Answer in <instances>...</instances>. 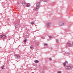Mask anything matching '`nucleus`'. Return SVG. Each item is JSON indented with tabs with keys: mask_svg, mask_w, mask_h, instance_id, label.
Listing matches in <instances>:
<instances>
[{
	"mask_svg": "<svg viewBox=\"0 0 73 73\" xmlns=\"http://www.w3.org/2000/svg\"><path fill=\"white\" fill-rule=\"evenodd\" d=\"M59 25L60 26H63V25H65L66 23H63L62 22H61L59 23Z\"/></svg>",
	"mask_w": 73,
	"mask_h": 73,
	"instance_id": "nucleus-1",
	"label": "nucleus"
},
{
	"mask_svg": "<svg viewBox=\"0 0 73 73\" xmlns=\"http://www.w3.org/2000/svg\"><path fill=\"white\" fill-rule=\"evenodd\" d=\"M49 37L50 38V40H52V38H53L52 36H50Z\"/></svg>",
	"mask_w": 73,
	"mask_h": 73,
	"instance_id": "nucleus-13",
	"label": "nucleus"
},
{
	"mask_svg": "<svg viewBox=\"0 0 73 73\" xmlns=\"http://www.w3.org/2000/svg\"><path fill=\"white\" fill-rule=\"evenodd\" d=\"M22 3L23 6H26V3L23 2Z\"/></svg>",
	"mask_w": 73,
	"mask_h": 73,
	"instance_id": "nucleus-7",
	"label": "nucleus"
},
{
	"mask_svg": "<svg viewBox=\"0 0 73 73\" xmlns=\"http://www.w3.org/2000/svg\"><path fill=\"white\" fill-rule=\"evenodd\" d=\"M50 25V23H48L47 24V27H49Z\"/></svg>",
	"mask_w": 73,
	"mask_h": 73,
	"instance_id": "nucleus-9",
	"label": "nucleus"
},
{
	"mask_svg": "<svg viewBox=\"0 0 73 73\" xmlns=\"http://www.w3.org/2000/svg\"><path fill=\"white\" fill-rule=\"evenodd\" d=\"M67 64H68V61L66 60L65 62Z\"/></svg>",
	"mask_w": 73,
	"mask_h": 73,
	"instance_id": "nucleus-20",
	"label": "nucleus"
},
{
	"mask_svg": "<svg viewBox=\"0 0 73 73\" xmlns=\"http://www.w3.org/2000/svg\"><path fill=\"white\" fill-rule=\"evenodd\" d=\"M40 2H38V3H37L36 4V6L37 7H40Z\"/></svg>",
	"mask_w": 73,
	"mask_h": 73,
	"instance_id": "nucleus-4",
	"label": "nucleus"
},
{
	"mask_svg": "<svg viewBox=\"0 0 73 73\" xmlns=\"http://www.w3.org/2000/svg\"><path fill=\"white\" fill-rule=\"evenodd\" d=\"M14 25H16V24H14Z\"/></svg>",
	"mask_w": 73,
	"mask_h": 73,
	"instance_id": "nucleus-27",
	"label": "nucleus"
},
{
	"mask_svg": "<svg viewBox=\"0 0 73 73\" xmlns=\"http://www.w3.org/2000/svg\"><path fill=\"white\" fill-rule=\"evenodd\" d=\"M31 73H35L34 72H32Z\"/></svg>",
	"mask_w": 73,
	"mask_h": 73,
	"instance_id": "nucleus-26",
	"label": "nucleus"
},
{
	"mask_svg": "<svg viewBox=\"0 0 73 73\" xmlns=\"http://www.w3.org/2000/svg\"><path fill=\"white\" fill-rule=\"evenodd\" d=\"M42 1H43V0H42Z\"/></svg>",
	"mask_w": 73,
	"mask_h": 73,
	"instance_id": "nucleus-29",
	"label": "nucleus"
},
{
	"mask_svg": "<svg viewBox=\"0 0 73 73\" xmlns=\"http://www.w3.org/2000/svg\"><path fill=\"white\" fill-rule=\"evenodd\" d=\"M35 63H38V62H39V61L38 60H36L35 61Z\"/></svg>",
	"mask_w": 73,
	"mask_h": 73,
	"instance_id": "nucleus-10",
	"label": "nucleus"
},
{
	"mask_svg": "<svg viewBox=\"0 0 73 73\" xmlns=\"http://www.w3.org/2000/svg\"><path fill=\"white\" fill-rule=\"evenodd\" d=\"M30 5H31L29 4V3H28L27 4V7H29Z\"/></svg>",
	"mask_w": 73,
	"mask_h": 73,
	"instance_id": "nucleus-8",
	"label": "nucleus"
},
{
	"mask_svg": "<svg viewBox=\"0 0 73 73\" xmlns=\"http://www.w3.org/2000/svg\"><path fill=\"white\" fill-rule=\"evenodd\" d=\"M42 38V39H45V37H44V36H42L41 37Z\"/></svg>",
	"mask_w": 73,
	"mask_h": 73,
	"instance_id": "nucleus-17",
	"label": "nucleus"
},
{
	"mask_svg": "<svg viewBox=\"0 0 73 73\" xmlns=\"http://www.w3.org/2000/svg\"><path fill=\"white\" fill-rule=\"evenodd\" d=\"M1 69H4V66H2V67H1Z\"/></svg>",
	"mask_w": 73,
	"mask_h": 73,
	"instance_id": "nucleus-21",
	"label": "nucleus"
},
{
	"mask_svg": "<svg viewBox=\"0 0 73 73\" xmlns=\"http://www.w3.org/2000/svg\"><path fill=\"white\" fill-rule=\"evenodd\" d=\"M56 41L57 42V44H58V43H59V42H58V39H56Z\"/></svg>",
	"mask_w": 73,
	"mask_h": 73,
	"instance_id": "nucleus-14",
	"label": "nucleus"
},
{
	"mask_svg": "<svg viewBox=\"0 0 73 73\" xmlns=\"http://www.w3.org/2000/svg\"><path fill=\"white\" fill-rule=\"evenodd\" d=\"M2 37H6V35L4 34H2V35H1V38Z\"/></svg>",
	"mask_w": 73,
	"mask_h": 73,
	"instance_id": "nucleus-3",
	"label": "nucleus"
},
{
	"mask_svg": "<svg viewBox=\"0 0 73 73\" xmlns=\"http://www.w3.org/2000/svg\"><path fill=\"white\" fill-rule=\"evenodd\" d=\"M51 48L52 49V48L51 47Z\"/></svg>",
	"mask_w": 73,
	"mask_h": 73,
	"instance_id": "nucleus-31",
	"label": "nucleus"
},
{
	"mask_svg": "<svg viewBox=\"0 0 73 73\" xmlns=\"http://www.w3.org/2000/svg\"><path fill=\"white\" fill-rule=\"evenodd\" d=\"M65 68H66L67 69H68V70H70V69H72V68H73V66H65Z\"/></svg>",
	"mask_w": 73,
	"mask_h": 73,
	"instance_id": "nucleus-2",
	"label": "nucleus"
},
{
	"mask_svg": "<svg viewBox=\"0 0 73 73\" xmlns=\"http://www.w3.org/2000/svg\"><path fill=\"white\" fill-rule=\"evenodd\" d=\"M17 27H15V28H17Z\"/></svg>",
	"mask_w": 73,
	"mask_h": 73,
	"instance_id": "nucleus-24",
	"label": "nucleus"
},
{
	"mask_svg": "<svg viewBox=\"0 0 73 73\" xmlns=\"http://www.w3.org/2000/svg\"><path fill=\"white\" fill-rule=\"evenodd\" d=\"M42 73H44V72H42Z\"/></svg>",
	"mask_w": 73,
	"mask_h": 73,
	"instance_id": "nucleus-25",
	"label": "nucleus"
},
{
	"mask_svg": "<svg viewBox=\"0 0 73 73\" xmlns=\"http://www.w3.org/2000/svg\"><path fill=\"white\" fill-rule=\"evenodd\" d=\"M58 73H61V71H58L57 72Z\"/></svg>",
	"mask_w": 73,
	"mask_h": 73,
	"instance_id": "nucleus-22",
	"label": "nucleus"
},
{
	"mask_svg": "<svg viewBox=\"0 0 73 73\" xmlns=\"http://www.w3.org/2000/svg\"><path fill=\"white\" fill-rule=\"evenodd\" d=\"M27 41V40L25 39L24 41V42L25 43V42H26V41Z\"/></svg>",
	"mask_w": 73,
	"mask_h": 73,
	"instance_id": "nucleus-18",
	"label": "nucleus"
},
{
	"mask_svg": "<svg viewBox=\"0 0 73 73\" xmlns=\"http://www.w3.org/2000/svg\"><path fill=\"white\" fill-rule=\"evenodd\" d=\"M63 64V65L64 66H65V65H66V63L65 62Z\"/></svg>",
	"mask_w": 73,
	"mask_h": 73,
	"instance_id": "nucleus-15",
	"label": "nucleus"
},
{
	"mask_svg": "<svg viewBox=\"0 0 73 73\" xmlns=\"http://www.w3.org/2000/svg\"><path fill=\"white\" fill-rule=\"evenodd\" d=\"M38 45V44H36V45Z\"/></svg>",
	"mask_w": 73,
	"mask_h": 73,
	"instance_id": "nucleus-28",
	"label": "nucleus"
},
{
	"mask_svg": "<svg viewBox=\"0 0 73 73\" xmlns=\"http://www.w3.org/2000/svg\"><path fill=\"white\" fill-rule=\"evenodd\" d=\"M38 6H36V8H35V9L36 10H37V9H38Z\"/></svg>",
	"mask_w": 73,
	"mask_h": 73,
	"instance_id": "nucleus-11",
	"label": "nucleus"
},
{
	"mask_svg": "<svg viewBox=\"0 0 73 73\" xmlns=\"http://www.w3.org/2000/svg\"><path fill=\"white\" fill-rule=\"evenodd\" d=\"M49 60H50V61H52V58H49Z\"/></svg>",
	"mask_w": 73,
	"mask_h": 73,
	"instance_id": "nucleus-23",
	"label": "nucleus"
},
{
	"mask_svg": "<svg viewBox=\"0 0 73 73\" xmlns=\"http://www.w3.org/2000/svg\"><path fill=\"white\" fill-rule=\"evenodd\" d=\"M30 48L31 49H33V47L31 46Z\"/></svg>",
	"mask_w": 73,
	"mask_h": 73,
	"instance_id": "nucleus-19",
	"label": "nucleus"
},
{
	"mask_svg": "<svg viewBox=\"0 0 73 73\" xmlns=\"http://www.w3.org/2000/svg\"><path fill=\"white\" fill-rule=\"evenodd\" d=\"M44 46H46V45H48V44L47 43H46V44L45 43L44 44Z\"/></svg>",
	"mask_w": 73,
	"mask_h": 73,
	"instance_id": "nucleus-16",
	"label": "nucleus"
},
{
	"mask_svg": "<svg viewBox=\"0 0 73 73\" xmlns=\"http://www.w3.org/2000/svg\"><path fill=\"white\" fill-rule=\"evenodd\" d=\"M30 23L31 24H34L35 22H32Z\"/></svg>",
	"mask_w": 73,
	"mask_h": 73,
	"instance_id": "nucleus-12",
	"label": "nucleus"
},
{
	"mask_svg": "<svg viewBox=\"0 0 73 73\" xmlns=\"http://www.w3.org/2000/svg\"><path fill=\"white\" fill-rule=\"evenodd\" d=\"M67 45L68 46H71V44H70V42H68L67 43Z\"/></svg>",
	"mask_w": 73,
	"mask_h": 73,
	"instance_id": "nucleus-5",
	"label": "nucleus"
},
{
	"mask_svg": "<svg viewBox=\"0 0 73 73\" xmlns=\"http://www.w3.org/2000/svg\"><path fill=\"white\" fill-rule=\"evenodd\" d=\"M19 4L20 3H18Z\"/></svg>",
	"mask_w": 73,
	"mask_h": 73,
	"instance_id": "nucleus-30",
	"label": "nucleus"
},
{
	"mask_svg": "<svg viewBox=\"0 0 73 73\" xmlns=\"http://www.w3.org/2000/svg\"><path fill=\"white\" fill-rule=\"evenodd\" d=\"M15 56L16 57V58H18V57H20V56L19 55L17 56V55H16V54H15Z\"/></svg>",
	"mask_w": 73,
	"mask_h": 73,
	"instance_id": "nucleus-6",
	"label": "nucleus"
}]
</instances>
